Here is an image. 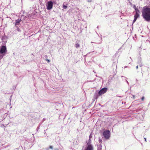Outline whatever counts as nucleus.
<instances>
[{
    "mask_svg": "<svg viewBox=\"0 0 150 150\" xmlns=\"http://www.w3.org/2000/svg\"><path fill=\"white\" fill-rule=\"evenodd\" d=\"M142 16L145 21H150V8L147 6H144L142 11Z\"/></svg>",
    "mask_w": 150,
    "mask_h": 150,
    "instance_id": "1",
    "label": "nucleus"
},
{
    "mask_svg": "<svg viewBox=\"0 0 150 150\" xmlns=\"http://www.w3.org/2000/svg\"><path fill=\"white\" fill-rule=\"evenodd\" d=\"M7 50L6 46H3L1 47L0 49V60L2 59L3 57L6 53Z\"/></svg>",
    "mask_w": 150,
    "mask_h": 150,
    "instance_id": "2",
    "label": "nucleus"
},
{
    "mask_svg": "<svg viewBox=\"0 0 150 150\" xmlns=\"http://www.w3.org/2000/svg\"><path fill=\"white\" fill-rule=\"evenodd\" d=\"M110 132L109 130H106L103 132V135L105 138L108 139L110 136Z\"/></svg>",
    "mask_w": 150,
    "mask_h": 150,
    "instance_id": "3",
    "label": "nucleus"
},
{
    "mask_svg": "<svg viewBox=\"0 0 150 150\" xmlns=\"http://www.w3.org/2000/svg\"><path fill=\"white\" fill-rule=\"evenodd\" d=\"M53 3L51 1H48L47 3V4L46 5L47 9L48 10L51 9L53 7Z\"/></svg>",
    "mask_w": 150,
    "mask_h": 150,
    "instance_id": "4",
    "label": "nucleus"
},
{
    "mask_svg": "<svg viewBox=\"0 0 150 150\" xmlns=\"http://www.w3.org/2000/svg\"><path fill=\"white\" fill-rule=\"evenodd\" d=\"M107 90L108 89L107 88H102L98 92L99 96H101L102 95L105 93L106 92Z\"/></svg>",
    "mask_w": 150,
    "mask_h": 150,
    "instance_id": "5",
    "label": "nucleus"
},
{
    "mask_svg": "<svg viewBox=\"0 0 150 150\" xmlns=\"http://www.w3.org/2000/svg\"><path fill=\"white\" fill-rule=\"evenodd\" d=\"M139 17V14L135 13L134 16V19L133 21V23H134L137 20V18Z\"/></svg>",
    "mask_w": 150,
    "mask_h": 150,
    "instance_id": "6",
    "label": "nucleus"
},
{
    "mask_svg": "<svg viewBox=\"0 0 150 150\" xmlns=\"http://www.w3.org/2000/svg\"><path fill=\"white\" fill-rule=\"evenodd\" d=\"M97 150H102V145L101 144H97Z\"/></svg>",
    "mask_w": 150,
    "mask_h": 150,
    "instance_id": "7",
    "label": "nucleus"
},
{
    "mask_svg": "<svg viewBox=\"0 0 150 150\" xmlns=\"http://www.w3.org/2000/svg\"><path fill=\"white\" fill-rule=\"evenodd\" d=\"M21 21V19H18L16 20V21H15L16 22H15V26H17V25H18L19 24L20 22Z\"/></svg>",
    "mask_w": 150,
    "mask_h": 150,
    "instance_id": "8",
    "label": "nucleus"
},
{
    "mask_svg": "<svg viewBox=\"0 0 150 150\" xmlns=\"http://www.w3.org/2000/svg\"><path fill=\"white\" fill-rule=\"evenodd\" d=\"M91 139H90L88 140V142L87 143V146H93V145L91 144Z\"/></svg>",
    "mask_w": 150,
    "mask_h": 150,
    "instance_id": "9",
    "label": "nucleus"
},
{
    "mask_svg": "<svg viewBox=\"0 0 150 150\" xmlns=\"http://www.w3.org/2000/svg\"><path fill=\"white\" fill-rule=\"evenodd\" d=\"M99 96H99L98 93H95L94 96V98L95 99H97V98H98V97Z\"/></svg>",
    "mask_w": 150,
    "mask_h": 150,
    "instance_id": "10",
    "label": "nucleus"
},
{
    "mask_svg": "<svg viewBox=\"0 0 150 150\" xmlns=\"http://www.w3.org/2000/svg\"><path fill=\"white\" fill-rule=\"evenodd\" d=\"M1 38L3 41L5 42L7 39V37L6 36H3Z\"/></svg>",
    "mask_w": 150,
    "mask_h": 150,
    "instance_id": "11",
    "label": "nucleus"
},
{
    "mask_svg": "<svg viewBox=\"0 0 150 150\" xmlns=\"http://www.w3.org/2000/svg\"><path fill=\"white\" fill-rule=\"evenodd\" d=\"M79 47H80V45L77 43H76V44H75L76 47L77 48H79Z\"/></svg>",
    "mask_w": 150,
    "mask_h": 150,
    "instance_id": "12",
    "label": "nucleus"
},
{
    "mask_svg": "<svg viewBox=\"0 0 150 150\" xmlns=\"http://www.w3.org/2000/svg\"><path fill=\"white\" fill-rule=\"evenodd\" d=\"M138 64H139V65L140 67H142L143 65L141 60L139 61V62L138 63Z\"/></svg>",
    "mask_w": 150,
    "mask_h": 150,
    "instance_id": "13",
    "label": "nucleus"
},
{
    "mask_svg": "<svg viewBox=\"0 0 150 150\" xmlns=\"http://www.w3.org/2000/svg\"><path fill=\"white\" fill-rule=\"evenodd\" d=\"M135 11H136L135 13L139 14L140 12V11H139V10L138 9H136Z\"/></svg>",
    "mask_w": 150,
    "mask_h": 150,
    "instance_id": "14",
    "label": "nucleus"
},
{
    "mask_svg": "<svg viewBox=\"0 0 150 150\" xmlns=\"http://www.w3.org/2000/svg\"><path fill=\"white\" fill-rule=\"evenodd\" d=\"M26 18V16H21V19H23L24 20H25V19Z\"/></svg>",
    "mask_w": 150,
    "mask_h": 150,
    "instance_id": "15",
    "label": "nucleus"
},
{
    "mask_svg": "<svg viewBox=\"0 0 150 150\" xmlns=\"http://www.w3.org/2000/svg\"><path fill=\"white\" fill-rule=\"evenodd\" d=\"M15 27L17 28L16 30L18 32H20L21 31L20 28L17 26H15Z\"/></svg>",
    "mask_w": 150,
    "mask_h": 150,
    "instance_id": "16",
    "label": "nucleus"
},
{
    "mask_svg": "<svg viewBox=\"0 0 150 150\" xmlns=\"http://www.w3.org/2000/svg\"><path fill=\"white\" fill-rule=\"evenodd\" d=\"M98 142H99L100 144H101L102 143V140L100 138H99Z\"/></svg>",
    "mask_w": 150,
    "mask_h": 150,
    "instance_id": "17",
    "label": "nucleus"
},
{
    "mask_svg": "<svg viewBox=\"0 0 150 150\" xmlns=\"http://www.w3.org/2000/svg\"><path fill=\"white\" fill-rule=\"evenodd\" d=\"M133 8L135 9V10L136 9H138L136 7V6L135 5H134L133 6Z\"/></svg>",
    "mask_w": 150,
    "mask_h": 150,
    "instance_id": "18",
    "label": "nucleus"
},
{
    "mask_svg": "<svg viewBox=\"0 0 150 150\" xmlns=\"http://www.w3.org/2000/svg\"><path fill=\"white\" fill-rule=\"evenodd\" d=\"M63 7L64 8L66 9L67 8V6L63 5Z\"/></svg>",
    "mask_w": 150,
    "mask_h": 150,
    "instance_id": "19",
    "label": "nucleus"
},
{
    "mask_svg": "<svg viewBox=\"0 0 150 150\" xmlns=\"http://www.w3.org/2000/svg\"><path fill=\"white\" fill-rule=\"evenodd\" d=\"M49 147V148L50 149H53V146H50Z\"/></svg>",
    "mask_w": 150,
    "mask_h": 150,
    "instance_id": "20",
    "label": "nucleus"
},
{
    "mask_svg": "<svg viewBox=\"0 0 150 150\" xmlns=\"http://www.w3.org/2000/svg\"><path fill=\"white\" fill-rule=\"evenodd\" d=\"M92 136L91 135V134L89 136V139H91V138H92Z\"/></svg>",
    "mask_w": 150,
    "mask_h": 150,
    "instance_id": "21",
    "label": "nucleus"
},
{
    "mask_svg": "<svg viewBox=\"0 0 150 150\" xmlns=\"http://www.w3.org/2000/svg\"><path fill=\"white\" fill-rule=\"evenodd\" d=\"M49 148L48 147H47V148H46L45 149V150H49Z\"/></svg>",
    "mask_w": 150,
    "mask_h": 150,
    "instance_id": "22",
    "label": "nucleus"
},
{
    "mask_svg": "<svg viewBox=\"0 0 150 150\" xmlns=\"http://www.w3.org/2000/svg\"><path fill=\"white\" fill-rule=\"evenodd\" d=\"M46 61H47L48 63H49L50 62V61L49 59H46Z\"/></svg>",
    "mask_w": 150,
    "mask_h": 150,
    "instance_id": "23",
    "label": "nucleus"
},
{
    "mask_svg": "<svg viewBox=\"0 0 150 150\" xmlns=\"http://www.w3.org/2000/svg\"><path fill=\"white\" fill-rule=\"evenodd\" d=\"M144 99V96L142 97L141 98V99L142 100H143Z\"/></svg>",
    "mask_w": 150,
    "mask_h": 150,
    "instance_id": "24",
    "label": "nucleus"
},
{
    "mask_svg": "<svg viewBox=\"0 0 150 150\" xmlns=\"http://www.w3.org/2000/svg\"><path fill=\"white\" fill-rule=\"evenodd\" d=\"M40 128V127L39 126L38 127H37V131H38V130Z\"/></svg>",
    "mask_w": 150,
    "mask_h": 150,
    "instance_id": "25",
    "label": "nucleus"
},
{
    "mask_svg": "<svg viewBox=\"0 0 150 150\" xmlns=\"http://www.w3.org/2000/svg\"><path fill=\"white\" fill-rule=\"evenodd\" d=\"M91 1H92L91 0H88V2H91Z\"/></svg>",
    "mask_w": 150,
    "mask_h": 150,
    "instance_id": "26",
    "label": "nucleus"
},
{
    "mask_svg": "<svg viewBox=\"0 0 150 150\" xmlns=\"http://www.w3.org/2000/svg\"><path fill=\"white\" fill-rule=\"evenodd\" d=\"M126 82H127V83L128 84H129V82H128V81H127L126 79Z\"/></svg>",
    "mask_w": 150,
    "mask_h": 150,
    "instance_id": "27",
    "label": "nucleus"
},
{
    "mask_svg": "<svg viewBox=\"0 0 150 150\" xmlns=\"http://www.w3.org/2000/svg\"><path fill=\"white\" fill-rule=\"evenodd\" d=\"M133 98L134 99L135 98V96L134 95H133Z\"/></svg>",
    "mask_w": 150,
    "mask_h": 150,
    "instance_id": "28",
    "label": "nucleus"
},
{
    "mask_svg": "<svg viewBox=\"0 0 150 150\" xmlns=\"http://www.w3.org/2000/svg\"><path fill=\"white\" fill-rule=\"evenodd\" d=\"M138 66H137L136 67V68L137 69H138Z\"/></svg>",
    "mask_w": 150,
    "mask_h": 150,
    "instance_id": "29",
    "label": "nucleus"
},
{
    "mask_svg": "<svg viewBox=\"0 0 150 150\" xmlns=\"http://www.w3.org/2000/svg\"><path fill=\"white\" fill-rule=\"evenodd\" d=\"M45 57L46 58H47V56H46V55L45 56Z\"/></svg>",
    "mask_w": 150,
    "mask_h": 150,
    "instance_id": "30",
    "label": "nucleus"
},
{
    "mask_svg": "<svg viewBox=\"0 0 150 150\" xmlns=\"http://www.w3.org/2000/svg\"><path fill=\"white\" fill-rule=\"evenodd\" d=\"M144 139H145V141L146 142V138H145Z\"/></svg>",
    "mask_w": 150,
    "mask_h": 150,
    "instance_id": "31",
    "label": "nucleus"
},
{
    "mask_svg": "<svg viewBox=\"0 0 150 150\" xmlns=\"http://www.w3.org/2000/svg\"><path fill=\"white\" fill-rule=\"evenodd\" d=\"M55 150H58V149H55Z\"/></svg>",
    "mask_w": 150,
    "mask_h": 150,
    "instance_id": "32",
    "label": "nucleus"
},
{
    "mask_svg": "<svg viewBox=\"0 0 150 150\" xmlns=\"http://www.w3.org/2000/svg\"><path fill=\"white\" fill-rule=\"evenodd\" d=\"M127 67V66H125V68Z\"/></svg>",
    "mask_w": 150,
    "mask_h": 150,
    "instance_id": "33",
    "label": "nucleus"
},
{
    "mask_svg": "<svg viewBox=\"0 0 150 150\" xmlns=\"http://www.w3.org/2000/svg\"><path fill=\"white\" fill-rule=\"evenodd\" d=\"M97 28H98V26L97 27Z\"/></svg>",
    "mask_w": 150,
    "mask_h": 150,
    "instance_id": "34",
    "label": "nucleus"
},
{
    "mask_svg": "<svg viewBox=\"0 0 150 150\" xmlns=\"http://www.w3.org/2000/svg\"><path fill=\"white\" fill-rule=\"evenodd\" d=\"M91 43H93V42H91Z\"/></svg>",
    "mask_w": 150,
    "mask_h": 150,
    "instance_id": "35",
    "label": "nucleus"
},
{
    "mask_svg": "<svg viewBox=\"0 0 150 150\" xmlns=\"http://www.w3.org/2000/svg\"><path fill=\"white\" fill-rule=\"evenodd\" d=\"M32 55H33V54H31Z\"/></svg>",
    "mask_w": 150,
    "mask_h": 150,
    "instance_id": "36",
    "label": "nucleus"
}]
</instances>
